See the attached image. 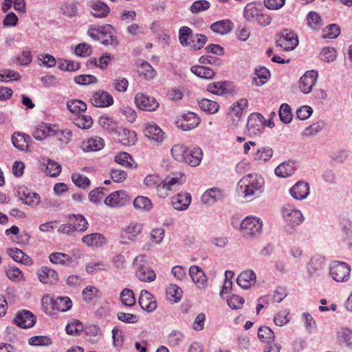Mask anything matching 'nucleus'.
I'll return each mask as SVG.
<instances>
[{
    "label": "nucleus",
    "mask_w": 352,
    "mask_h": 352,
    "mask_svg": "<svg viewBox=\"0 0 352 352\" xmlns=\"http://www.w3.org/2000/svg\"><path fill=\"white\" fill-rule=\"evenodd\" d=\"M178 162H184L192 167L198 166L201 160L202 155H172Z\"/></svg>",
    "instance_id": "nucleus-48"
},
{
    "label": "nucleus",
    "mask_w": 352,
    "mask_h": 352,
    "mask_svg": "<svg viewBox=\"0 0 352 352\" xmlns=\"http://www.w3.org/2000/svg\"><path fill=\"white\" fill-rule=\"evenodd\" d=\"M289 194L296 200H303L309 195V185L307 182L298 181L289 189Z\"/></svg>",
    "instance_id": "nucleus-16"
},
{
    "label": "nucleus",
    "mask_w": 352,
    "mask_h": 352,
    "mask_svg": "<svg viewBox=\"0 0 352 352\" xmlns=\"http://www.w3.org/2000/svg\"><path fill=\"white\" fill-rule=\"evenodd\" d=\"M68 109L73 113L78 116L87 109V104L81 100H72L67 103Z\"/></svg>",
    "instance_id": "nucleus-49"
},
{
    "label": "nucleus",
    "mask_w": 352,
    "mask_h": 352,
    "mask_svg": "<svg viewBox=\"0 0 352 352\" xmlns=\"http://www.w3.org/2000/svg\"><path fill=\"white\" fill-rule=\"evenodd\" d=\"M28 343L32 346H45L52 344V340L49 336H36L28 340Z\"/></svg>",
    "instance_id": "nucleus-56"
},
{
    "label": "nucleus",
    "mask_w": 352,
    "mask_h": 352,
    "mask_svg": "<svg viewBox=\"0 0 352 352\" xmlns=\"http://www.w3.org/2000/svg\"><path fill=\"white\" fill-rule=\"evenodd\" d=\"M256 276L253 270L242 272L237 277L236 283L243 289H248L256 283Z\"/></svg>",
    "instance_id": "nucleus-20"
},
{
    "label": "nucleus",
    "mask_w": 352,
    "mask_h": 352,
    "mask_svg": "<svg viewBox=\"0 0 352 352\" xmlns=\"http://www.w3.org/2000/svg\"><path fill=\"white\" fill-rule=\"evenodd\" d=\"M166 293L170 301L178 302L182 299L183 292L179 286L173 284L166 289Z\"/></svg>",
    "instance_id": "nucleus-47"
},
{
    "label": "nucleus",
    "mask_w": 352,
    "mask_h": 352,
    "mask_svg": "<svg viewBox=\"0 0 352 352\" xmlns=\"http://www.w3.org/2000/svg\"><path fill=\"white\" fill-rule=\"evenodd\" d=\"M90 8L91 14L97 18H104L110 12L109 7L101 1H93L90 4Z\"/></svg>",
    "instance_id": "nucleus-32"
},
{
    "label": "nucleus",
    "mask_w": 352,
    "mask_h": 352,
    "mask_svg": "<svg viewBox=\"0 0 352 352\" xmlns=\"http://www.w3.org/2000/svg\"><path fill=\"white\" fill-rule=\"evenodd\" d=\"M38 278L45 284H54L58 279V273L53 269L45 266L38 272Z\"/></svg>",
    "instance_id": "nucleus-27"
},
{
    "label": "nucleus",
    "mask_w": 352,
    "mask_h": 352,
    "mask_svg": "<svg viewBox=\"0 0 352 352\" xmlns=\"http://www.w3.org/2000/svg\"><path fill=\"white\" fill-rule=\"evenodd\" d=\"M324 265V259L321 257L312 258L307 266L309 274L312 277L319 276Z\"/></svg>",
    "instance_id": "nucleus-31"
},
{
    "label": "nucleus",
    "mask_w": 352,
    "mask_h": 352,
    "mask_svg": "<svg viewBox=\"0 0 352 352\" xmlns=\"http://www.w3.org/2000/svg\"><path fill=\"white\" fill-rule=\"evenodd\" d=\"M210 3L206 0H197L192 3L190 11L192 14H198L209 9Z\"/></svg>",
    "instance_id": "nucleus-60"
},
{
    "label": "nucleus",
    "mask_w": 352,
    "mask_h": 352,
    "mask_svg": "<svg viewBox=\"0 0 352 352\" xmlns=\"http://www.w3.org/2000/svg\"><path fill=\"white\" fill-rule=\"evenodd\" d=\"M82 241L88 246L101 247L106 243L104 236L100 233H92L82 238Z\"/></svg>",
    "instance_id": "nucleus-37"
},
{
    "label": "nucleus",
    "mask_w": 352,
    "mask_h": 352,
    "mask_svg": "<svg viewBox=\"0 0 352 352\" xmlns=\"http://www.w3.org/2000/svg\"><path fill=\"white\" fill-rule=\"evenodd\" d=\"M144 133L148 139L157 142H161L164 140V133L155 123L146 124L144 129Z\"/></svg>",
    "instance_id": "nucleus-22"
},
{
    "label": "nucleus",
    "mask_w": 352,
    "mask_h": 352,
    "mask_svg": "<svg viewBox=\"0 0 352 352\" xmlns=\"http://www.w3.org/2000/svg\"><path fill=\"white\" fill-rule=\"evenodd\" d=\"M74 123L78 127L86 129H89L93 124V120L91 116L86 115H78L75 119Z\"/></svg>",
    "instance_id": "nucleus-59"
},
{
    "label": "nucleus",
    "mask_w": 352,
    "mask_h": 352,
    "mask_svg": "<svg viewBox=\"0 0 352 352\" xmlns=\"http://www.w3.org/2000/svg\"><path fill=\"white\" fill-rule=\"evenodd\" d=\"M80 67V63L73 60H61L58 63V68L62 71L75 72L78 70Z\"/></svg>",
    "instance_id": "nucleus-63"
},
{
    "label": "nucleus",
    "mask_w": 352,
    "mask_h": 352,
    "mask_svg": "<svg viewBox=\"0 0 352 352\" xmlns=\"http://www.w3.org/2000/svg\"><path fill=\"white\" fill-rule=\"evenodd\" d=\"M142 232V226L139 223H131L129 225L122 233V238H126V234H129L127 237L129 239L133 241L138 234Z\"/></svg>",
    "instance_id": "nucleus-54"
},
{
    "label": "nucleus",
    "mask_w": 352,
    "mask_h": 352,
    "mask_svg": "<svg viewBox=\"0 0 352 352\" xmlns=\"http://www.w3.org/2000/svg\"><path fill=\"white\" fill-rule=\"evenodd\" d=\"M256 76L253 78V82L256 86L265 84L270 76V71L265 67H260L255 70Z\"/></svg>",
    "instance_id": "nucleus-42"
},
{
    "label": "nucleus",
    "mask_w": 352,
    "mask_h": 352,
    "mask_svg": "<svg viewBox=\"0 0 352 352\" xmlns=\"http://www.w3.org/2000/svg\"><path fill=\"white\" fill-rule=\"evenodd\" d=\"M40 168L45 173L51 177L58 176L61 171V166L58 162L49 159L47 160L46 163H41Z\"/></svg>",
    "instance_id": "nucleus-34"
},
{
    "label": "nucleus",
    "mask_w": 352,
    "mask_h": 352,
    "mask_svg": "<svg viewBox=\"0 0 352 352\" xmlns=\"http://www.w3.org/2000/svg\"><path fill=\"white\" fill-rule=\"evenodd\" d=\"M138 72L140 76H142L146 79H151L156 75L155 70L153 68L151 65L147 62L142 63Z\"/></svg>",
    "instance_id": "nucleus-61"
},
{
    "label": "nucleus",
    "mask_w": 352,
    "mask_h": 352,
    "mask_svg": "<svg viewBox=\"0 0 352 352\" xmlns=\"http://www.w3.org/2000/svg\"><path fill=\"white\" fill-rule=\"evenodd\" d=\"M199 105L204 111L210 114L217 113L219 109V105L217 102L207 98H202L199 102Z\"/></svg>",
    "instance_id": "nucleus-45"
},
{
    "label": "nucleus",
    "mask_w": 352,
    "mask_h": 352,
    "mask_svg": "<svg viewBox=\"0 0 352 352\" xmlns=\"http://www.w3.org/2000/svg\"><path fill=\"white\" fill-rule=\"evenodd\" d=\"M130 201V198L124 190H118L112 192L108 196L104 204L111 207H121L125 206Z\"/></svg>",
    "instance_id": "nucleus-14"
},
{
    "label": "nucleus",
    "mask_w": 352,
    "mask_h": 352,
    "mask_svg": "<svg viewBox=\"0 0 352 352\" xmlns=\"http://www.w3.org/2000/svg\"><path fill=\"white\" fill-rule=\"evenodd\" d=\"M90 102L96 107H107L113 104L114 100L109 92L100 90L93 94Z\"/></svg>",
    "instance_id": "nucleus-13"
},
{
    "label": "nucleus",
    "mask_w": 352,
    "mask_h": 352,
    "mask_svg": "<svg viewBox=\"0 0 352 352\" xmlns=\"http://www.w3.org/2000/svg\"><path fill=\"white\" fill-rule=\"evenodd\" d=\"M36 319L34 315L30 311L23 310L16 314L14 322L18 327L28 329L34 326Z\"/></svg>",
    "instance_id": "nucleus-15"
},
{
    "label": "nucleus",
    "mask_w": 352,
    "mask_h": 352,
    "mask_svg": "<svg viewBox=\"0 0 352 352\" xmlns=\"http://www.w3.org/2000/svg\"><path fill=\"white\" fill-rule=\"evenodd\" d=\"M138 302L141 308L148 312L153 311L157 307L154 296L145 289L141 291Z\"/></svg>",
    "instance_id": "nucleus-17"
},
{
    "label": "nucleus",
    "mask_w": 352,
    "mask_h": 352,
    "mask_svg": "<svg viewBox=\"0 0 352 352\" xmlns=\"http://www.w3.org/2000/svg\"><path fill=\"white\" fill-rule=\"evenodd\" d=\"M144 256L139 255L134 259L133 264L136 266V276L139 280L143 282H152L156 278V274L154 270L144 263Z\"/></svg>",
    "instance_id": "nucleus-5"
},
{
    "label": "nucleus",
    "mask_w": 352,
    "mask_h": 352,
    "mask_svg": "<svg viewBox=\"0 0 352 352\" xmlns=\"http://www.w3.org/2000/svg\"><path fill=\"white\" fill-rule=\"evenodd\" d=\"M72 138V132L69 129L64 131L54 130L51 142L56 144V147H61L64 144H68Z\"/></svg>",
    "instance_id": "nucleus-21"
},
{
    "label": "nucleus",
    "mask_w": 352,
    "mask_h": 352,
    "mask_svg": "<svg viewBox=\"0 0 352 352\" xmlns=\"http://www.w3.org/2000/svg\"><path fill=\"white\" fill-rule=\"evenodd\" d=\"M189 274L193 282L199 288H204L206 283V278L201 268L197 265H192L189 268Z\"/></svg>",
    "instance_id": "nucleus-29"
},
{
    "label": "nucleus",
    "mask_w": 352,
    "mask_h": 352,
    "mask_svg": "<svg viewBox=\"0 0 352 352\" xmlns=\"http://www.w3.org/2000/svg\"><path fill=\"white\" fill-rule=\"evenodd\" d=\"M307 21L308 25L314 30L320 29L322 25L320 16L315 12H310L307 14Z\"/></svg>",
    "instance_id": "nucleus-58"
},
{
    "label": "nucleus",
    "mask_w": 352,
    "mask_h": 352,
    "mask_svg": "<svg viewBox=\"0 0 352 352\" xmlns=\"http://www.w3.org/2000/svg\"><path fill=\"white\" fill-rule=\"evenodd\" d=\"M100 32L104 36L102 41L104 45L113 46L118 45V40L113 35V28L111 25H107L106 26L101 27Z\"/></svg>",
    "instance_id": "nucleus-38"
},
{
    "label": "nucleus",
    "mask_w": 352,
    "mask_h": 352,
    "mask_svg": "<svg viewBox=\"0 0 352 352\" xmlns=\"http://www.w3.org/2000/svg\"><path fill=\"white\" fill-rule=\"evenodd\" d=\"M69 222L74 226V228L78 232H85L87 230L89 223L85 217L82 214H70L68 217Z\"/></svg>",
    "instance_id": "nucleus-35"
},
{
    "label": "nucleus",
    "mask_w": 352,
    "mask_h": 352,
    "mask_svg": "<svg viewBox=\"0 0 352 352\" xmlns=\"http://www.w3.org/2000/svg\"><path fill=\"white\" fill-rule=\"evenodd\" d=\"M248 107V101L245 98H241L236 102L234 103L230 108V113L233 114L237 118L243 116L244 111Z\"/></svg>",
    "instance_id": "nucleus-51"
},
{
    "label": "nucleus",
    "mask_w": 352,
    "mask_h": 352,
    "mask_svg": "<svg viewBox=\"0 0 352 352\" xmlns=\"http://www.w3.org/2000/svg\"><path fill=\"white\" fill-rule=\"evenodd\" d=\"M133 206L137 210L150 211L153 208V204L149 198L138 196L133 201Z\"/></svg>",
    "instance_id": "nucleus-46"
},
{
    "label": "nucleus",
    "mask_w": 352,
    "mask_h": 352,
    "mask_svg": "<svg viewBox=\"0 0 352 352\" xmlns=\"http://www.w3.org/2000/svg\"><path fill=\"white\" fill-rule=\"evenodd\" d=\"M72 179L76 186L83 189L89 187L91 184L90 180L87 177L83 176L78 173L72 174Z\"/></svg>",
    "instance_id": "nucleus-62"
},
{
    "label": "nucleus",
    "mask_w": 352,
    "mask_h": 352,
    "mask_svg": "<svg viewBox=\"0 0 352 352\" xmlns=\"http://www.w3.org/2000/svg\"><path fill=\"white\" fill-rule=\"evenodd\" d=\"M318 78V72L315 70L307 71L300 78L299 82V89L305 94H309L315 85Z\"/></svg>",
    "instance_id": "nucleus-12"
},
{
    "label": "nucleus",
    "mask_w": 352,
    "mask_h": 352,
    "mask_svg": "<svg viewBox=\"0 0 352 352\" xmlns=\"http://www.w3.org/2000/svg\"><path fill=\"white\" fill-rule=\"evenodd\" d=\"M297 164L295 161L289 160L282 162L275 168V174L280 177H286L293 174L296 169Z\"/></svg>",
    "instance_id": "nucleus-25"
},
{
    "label": "nucleus",
    "mask_w": 352,
    "mask_h": 352,
    "mask_svg": "<svg viewBox=\"0 0 352 352\" xmlns=\"http://www.w3.org/2000/svg\"><path fill=\"white\" fill-rule=\"evenodd\" d=\"M98 122L104 130L109 132L116 131L118 133V123L113 118L102 116L99 118Z\"/></svg>",
    "instance_id": "nucleus-53"
},
{
    "label": "nucleus",
    "mask_w": 352,
    "mask_h": 352,
    "mask_svg": "<svg viewBox=\"0 0 352 352\" xmlns=\"http://www.w3.org/2000/svg\"><path fill=\"white\" fill-rule=\"evenodd\" d=\"M81 148L84 152H96L104 146V140L98 136L91 138L81 144Z\"/></svg>",
    "instance_id": "nucleus-19"
},
{
    "label": "nucleus",
    "mask_w": 352,
    "mask_h": 352,
    "mask_svg": "<svg viewBox=\"0 0 352 352\" xmlns=\"http://www.w3.org/2000/svg\"><path fill=\"white\" fill-rule=\"evenodd\" d=\"M190 71L198 77L205 79H211L214 75V72L210 68L205 66H192Z\"/></svg>",
    "instance_id": "nucleus-44"
},
{
    "label": "nucleus",
    "mask_w": 352,
    "mask_h": 352,
    "mask_svg": "<svg viewBox=\"0 0 352 352\" xmlns=\"http://www.w3.org/2000/svg\"><path fill=\"white\" fill-rule=\"evenodd\" d=\"M50 300L52 309L54 310L65 312L72 308V300L67 296H58Z\"/></svg>",
    "instance_id": "nucleus-30"
},
{
    "label": "nucleus",
    "mask_w": 352,
    "mask_h": 352,
    "mask_svg": "<svg viewBox=\"0 0 352 352\" xmlns=\"http://www.w3.org/2000/svg\"><path fill=\"white\" fill-rule=\"evenodd\" d=\"M53 132L54 129L50 124L41 122L35 126L32 135L37 140H43L46 138H49L51 141Z\"/></svg>",
    "instance_id": "nucleus-23"
},
{
    "label": "nucleus",
    "mask_w": 352,
    "mask_h": 352,
    "mask_svg": "<svg viewBox=\"0 0 352 352\" xmlns=\"http://www.w3.org/2000/svg\"><path fill=\"white\" fill-rule=\"evenodd\" d=\"M171 154H203L202 150L197 146L186 147L184 144H175L171 150Z\"/></svg>",
    "instance_id": "nucleus-39"
},
{
    "label": "nucleus",
    "mask_w": 352,
    "mask_h": 352,
    "mask_svg": "<svg viewBox=\"0 0 352 352\" xmlns=\"http://www.w3.org/2000/svg\"><path fill=\"white\" fill-rule=\"evenodd\" d=\"M17 197L24 204L34 208L41 201L40 195L25 186H19Z\"/></svg>",
    "instance_id": "nucleus-9"
},
{
    "label": "nucleus",
    "mask_w": 352,
    "mask_h": 352,
    "mask_svg": "<svg viewBox=\"0 0 352 352\" xmlns=\"http://www.w3.org/2000/svg\"><path fill=\"white\" fill-rule=\"evenodd\" d=\"M282 215L286 223L292 228L299 226L304 221L301 211L289 204L283 206Z\"/></svg>",
    "instance_id": "nucleus-7"
},
{
    "label": "nucleus",
    "mask_w": 352,
    "mask_h": 352,
    "mask_svg": "<svg viewBox=\"0 0 352 352\" xmlns=\"http://www.w3.org/2000/svg\"><path fill=\"white\" fill-rule=\"evenodd\" d=\"M191 202V195L188 192L179 193L172 201L173 206L178 210H186Z\"/></svg>",
    "instance_id": "nucleus-33"
},
{
    "label": "nucleus",
    "mask_w": 352,
    "mask_h": 352,
    "mask_svg": "<svg viewBox=\"0 0 352 352\" xmlns=\"http://www.w3.org/2000/svg\"><path fill=\"white\" fill-rule=\"evenodd\" d=\"M134 100L136 106L141 110L153 111L159 107V103L155 98L144 94H137Z\"/></svg>",
    "instance_id": "nucleus-11"
},
{
    "label": "nucleus",
    "mask_w": 352,
    "mask_h": 352,
    "mask_svg": "<svg viewBox=\"0 0 352 352\" xmlns=\"http://www.w3.org/2000/svg\"><path fill=\"white\" fill-rule=\"evenodd\" d=\"M261 10H259L254 3L246 5L243 10V16L247 21H254Z\"/></svg>",
    "instance_id": "nucleus-50"
},
{
    "label": "nucleus",
    "mask_w": 352,
    "mask_h": 352,
    "mask_svg": "<svg viewBox=\"0 0 352 352\" xmlns=\"http://www.w3.org/2000/svg\"><path fill=\"white\" fill-rule=\"evenodd\" d=\"M340 33V29L336 24H330L323 30L324 38H336Z\"/></svg>",
    "instance_id": "nucleus-64"
},
{
    "label": "nucleus",
    "mask_w": 352,
    "mask_h": 352,
    "mask_svg": "<svg viewBox=\"0 0 352 352\" xmlns=\"http://www.w3.org/2000/svg\"><path fill=\"white\" fill-rule=\"evenodd\" d=\"M264 117L258 113H253L248 117L247 131L250 136L257 135L262 133L265 126Z\"/></svg>",
    "instance_id": "nucleus-8"
},
{
    "label": "nucleus",
    "mask_w": 352,
    "mask_h": 352,
    "mask_svg": "<svg viewBox=\"0 0 352 352\" xmlns=\"http://www.w3.org/2000/svg\"><path fill=\"white\" fill-rule=\"evenodd\" d=\"M200 123L199 118L193 112L184 114L180 126L184 131H190L197 127Z\"/></svg>",
    "instance_id": "nucleus-28"
},
{
    "label": "nucleus",
    "mask_w": 352,
    "mask_h": 352,
    "mask_svg": "<svg viewBox=\"0 0 352 352\" xmlns=\"http://www.w3.org/2000/svg\"><path fill=\"white\" fill-rule=\"evenodd\" d=\"M258 337L261 341L270 344L274 341L275 334L270 327L263 326L258 329Z\"/></svg>",
    "instance_id": "nucleus-52"
},
{
    "label": "nucleus",
    "mask_w": 352,
    "mask_h": 352,
    "mask_svg": "<svg viewBox=\"0 0 352 352\" xmlns=\"http://www.w3.org/2000/svg\"><path fill=\"white\" fill-rule=\"evenodd\" d=\"M232 23L228 19H223L216 21L211 24L210 29L215 33L226 34L232 29Z\"/></svg>",
    "instance_id": "nucleus-36"
},
{
    "label": "nucleus",
    "mask_w": 352,
    "mask_h": 352,
    "mask_svg": "<svg viewBox=\"0 0 352 352\" xmlns=\"http://www.w3.org/2000/svg\"><path fill=\"white\" fill-rule=\"evenodd\" d=\"M8 254L16 262L25 265L31 263V258L27 256L22 250L18 248H10L8 250Z\"/></svg>",
    "instance_id": "nucleus-43"
},
{
    "label": "nucleus",
    "mask_w": 352,
    "mask_h": 352,
    "mask_svg": "<svg viewBox=\"0 0 352 352\" xmlns=\"http://www.w3.org/2000/svg\"><path fill=\"white\" fill-rule=\"evenodd\" d=\"M278 46H280L286 51L294 50L298 43L296 34L289 30H284L280 33L276 41Z\"/></svg>",
    "instance_id": "nucleus-10"
},
{
    "label": "nucleus",
    "mask_w": 352,
    "mask_h": 352,
    "mask_svg": "<svg viewBox=\"0 0 352 352\" xmlns=\"http://www.w3.org/2000/svg\"><path fill=\"white\" fill-rule=\"evenodd\" d=\"M30 137L25 133L16 132L12 136L13 145L21 151H30L28 142Z\"/></svg>",
    "instance_id": "nucleus-26"
},
{
    "label": "nucleus",
    "mask_w": 352,
    "mask_h": 352,
    "mask_svg": "<svg viewBox=\"0 0 352 352\" xmlns=\"http://www.w3.org/2000/svg\"><path fill=\"white\" fill-rule=\"evenodd\" d=\"M120 300L126 307H132L135 303L134 294L131 289H124L120 293Z\"/></svg>",
    "instance_id": "nucleus-57"
},
{
    "label": "nucleus",
    "mask_w": 352,
    "mask_h": 352,
    "mask_svg": "<svg viewBox=\"0 0 352 352\" xmlns=\"http://www.w3.org/2000/svg\"><path fill=\"white\" fill-rule=\"evenodd\" d=\"M118 133L119 141L124 146H133L138 141L137 134L134 131L120 128Z\"/></svg>",
    "instance_id": "nucleus-24"
},
{
    "label": "nucleus",
    "mask_w": 352,
    "mask_h": 352,
    "mask_svg": "<svg viewBox=\"0 0 352 352\" xmlns=\"http://www.w3.org/2000/svg\"><path fill=\"white\" fill-rule=\"evenodd\" d=\"M337 339L349 349H352V330L348 327H341L337 331Z\"/></svg>",
    "instance_id": "nucleus-41"
},
{
    "label": "nucleus",
    "mask_w": 352,
    "mask_h": 352,
    "mask_svg": "<svg viewBox=\"0 0 352 352\" xmlns=\"http://www.w3.org/2000/svg\"><path fill=\"white\" fill-rule=\"evenodd\" d=\"M186 182V175L177 172L162 177L157 174L148 175L143 184L146 188L155 192L159 197L165 198L170 191L177 190Z\"/></svg>",
    "instance_id": "nucleus-1"
},
{
    "label": "nucleus",
    "mask_w": 352,
    "mask_h": 352,
    "mask_svg": "<svg viewBox=\"0 0 352 352\" xmlns=\"http://www.w3.org/2000/svg\"><path fill=\"white\" fill-rule=\"evenodd\" d=\"M263 223L258 218L248 217L241 223V230L244 237H254L261 234Z\"/></svg>",
    "instance_id": "nucleus-6"
},
{
    "label": "nucleus",
    "mask_w": 352,
    "mask_h": 352,
    "mask_svg": "<svg viewBox=\"0 0 352 352\" xmlns=\"http://www.w3.org/2000/svg\"><path fill=\"white\" fill-rule=\"evenodd\" d=\"M187 38H192V41H189L188 47L195 50L202 48L208 40L205 35L195 34L189 27L183 26L179 30L180 44L187 45Z\"/></svg>",
    "instance_id": "nucleus-3"
},
{
    "label": "nucleus",
    "mask_w": 352,
    "mask_h": 352,
    "mask_svg": "<svg viewBox=\"0 0 352 352\" xmlns=\"http://www.w3.org/2000/svg\"><path fill=\"white\" fill-rule=\"evenodd\" d=\"M115 162L118 164L132 169L138 167V163L133 159L132 155H116Z\"/></svg>",
    "instance_id": "nucleus-55"
},
{
    "label": "nucleus",
    "mask_w": 352,
    "mask_h": 352,
    "mask_svg": "<svg viewBox=\"0 0 352 352\" xmlns=\"http://www.w3.org/2000/svg\"><path fill=\"white\" fill-rule=\"evenodd\" d=\"M329 274L336 282H346L350 278L351 268L345 262L334 261L329 267Z\"/></svg>",
    "instance_id": "nucleus-4"
},
{
    "label": "nucleus",
    "mask_w": 352,
    "mask_h": 352,
    "mask_svg": "<svg viewBox=\"0 0 352 352\" xmlns=\"http://www.w3.org/2000/svg\"><path fill=\"white\" fill-rule=\"evenodd\" d=\"M49 258L54 264L69 265L73 263V259L71 256L62 252H53L50 254Z\"/></svg>",
    "instance_id": "nucleus-40"
},
{
    "label": "nucleus",
    "mask_w": 352,
    "mask_h": 352,
    "mask_svg": "<svg viewBox=\"0 0 352 352\" xmlns=\"http://www.w3.org/2000/svg\"><path fill=\"white\" fill-rule=\"evenodd\" d=\"M224 197L223 190L217 188H211L202 195L201 201L208 205H212L214 202L223 201Z\"/></svg>",
    "instance_id": "nucleus-18"
},
{
    "label": "nucleus",
    "mask_w": 352,
    "mask_h": 352,
    "mask_svg": "<svg viewBox=\"0 0 352 352\" xmlns=\"http://www.w3.org/2000/svg\"><path fill=\"white\" fill-rule=\"evenodd\" d=\"M265 190V180L256 173L243 176L237 184V192L245 199L252 201L259 197Z\"/></svg>",
    "instance_id": "nucleus-2"
}]
</instances>
